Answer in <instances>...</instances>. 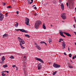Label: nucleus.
<instances>
[{
	"mask_svg": "<svg viewBox=\"0 0 76 76\" xmlns=\"http://www.w3.org/2000/svg\"><path fill=\"white\" fill-rule=\"evenodd\" d=\"M68 3L69 7H70L72 8L73 7V4L74 3L73 0H68Z\"/></svg>",
	"mask_w": 76,
	"mask_h": 76,
	"instance_id": "obj_1",
	"label": "nucleus"
},
{
	"mask_svg": "<svg viewBox=\"0 0 76 76\" xmlns=\"http://www.w3.org/2000/svg\"><path fill=\"white\" fill-rule=\"evenodd\" d=\"M41 24V22L39 20L37 21L35 25V27L36 29H38L39 27V26Z\"/></svg>",
	"mask_w": 76,
	"mask_h": 76,
	"instance_id": "obj_2",
	"label": "nucleus"
},
{
	"mask_svg": "<svg viewBox=\"0 0 76 76\" xmlns=\"http://www.w3.org/2000/svg\"><path fill=\"white\" fill-rule=\"evenodd\" d=\"M29 19L28 18H26L25 20V23L26 25H29Z\"/></svg>",
	"mask_w": 76,
	"mask_h": 76,
	"instance_id": "obj_3",
	"label": "nucleus"
},
{
	"mask_svg": "<svg viewBox=\"0 0 76 76\" xmlns=\"http://www.w3.org/2000/svg\"><path fill=\"white\" fill-rule=\"evenodd\" d=\"M61 17L63 19L65 20L66 19V13H63L61 14Z\"/></svg>",
	"mask_w": 76,
	"mask_h": 76,
	"instance_id": "obj_4",
	"label": "nucleus"
},
{
	"mask_svg": "<svg viewBox=\"0 0 76 76\" xmlns=\"http://www.w3.org/2000/svg\"><path fill=\"white\" fill-rule=\"evenodd\" d=\"M4 18V15L2 13H0V20L2 21L3 19Z\"/></svg>",
	"mask_w": 76,
	"mask_h": 76,
	"instance_id": "obj_5",
	"label": "nucleus"
},
{
	"mask_svg": "<svg viewBox=\"0 0 76 76\" xmlns=\"http://www.w3.org/2000/svg\"><path fill=\"white\" fill-rule=\"evenodd\" d=\"M53 66L55 68H59V67H60V65L56 64H53Z\"/></svg>",
	"mask_w": 76,
	"mask_h": 76,
	"instance_id": "obj_6",
	"label": "nucleus"
},
{
	"mask_svg": "<svg viewBox=\"0 0 76 76\" xmlns=\"http://www.w3.org/2000/svg\"><path fill=\"white\" fill-rule=\"evenodd\" d=\"M35 59L36 60L39 61L41 62V63H44V61L42 60L41 59V58H38L37 57H36L35 58Z\"/></svg>",
	"mask_w": 76,
	"mask_h": 76,
	"instance_id": "obj_7",
	"label": "nucleus"
},
{
	"mask_svg": "<svg viewBox=\"0 0 76 76\" xmlns=\"http://www.w3.org/2000/svg\"><path fill=\"white\" fill-rule=\"evenodd\" d=\"M19 42H20V43H22V44H25V41L24 40H23L22 39H20V40H19Z\"/></svg>",
	"mask_w": 76,
	"mask_h": 76,
	"instance_id": "obj_8",
	"label": "nucleus"
},
{
	"mask_svg": "<svg viewBox=\"0 0 76 76\" xmlns=\"http://www.w3.org/2000/svg\"><path fill=\"white\" fill-rule=\"evenodd\" d=\"M5 58H4V56H3L1 58V60L2 61V62H0V63H1L2 64V63H4V61L5 60Z\"/></svg>",
	"mask_w": 76,
	"mask_h": 76,
	"instance_id": "obj_9",
	"label": "nucleus"
},
{
	"mask_svg": "<svg viewBox=\"0 0 76 76\" xmlns=\"http://www.w3.org/2000/svg\"><path fill=\"white\" fill-rule=\"evenodd\" d=\"M64 34H65V35H66L67 36H68V37H71V35H70V34L68 33H66V32H64Z\"/></svg>",
	"mask_w": 76,
	"mask_h": 76,
	"instance_id": "obj_10",
	"label": "nucleus"
},
{
	"mask_svg": "<svg viewBox=\"0 0 76 76\" xmlns=\"http://www.w3.org/2000/svg\"><path fill=\"white\" fill-rule=\"evenodd\" d=\"M62 47H63L62 49H64L65 48V47H66V44L64 42H62Z\"/></svg>",
	"mask_w": 76,
	"mask_h": 76,
	"instance_id": "obj_11",
	"label": "nucleus"
},
{
	"mask_svg": "<svg viewBox=\"0 0 76 76\" xmlns=\"http://www.w3.org/2000/svg\"><path fill=\"white\" fill-rule=\"evenodd\" d=\"M37 67H38V69L39 70H40V69H41V68L42 67V66H41V64H39L38 65Z\"/></svg>",
	"mask_w": 76,
	"mask_h": 76,
	"instance_id": "obj_12",
	"label": "nucleus"
},
{
	"mask_svg": "<svg viewBox=\"0 0 76 76\" xmlns=\"http://www.w3.org/2000/svg\"><path fill=\"white\" fill-rule=\"evenodd\" d=\"M59 33L60 35H61V37H66L64 36V35L63 34V32H59Z\"/></svg>",
	"mask_w": 76,
	"mask_h": 76,
	"instance_id": "obj_13",
	"label": "nucleus"
},
{
	"mask_svg": "<svg viewBox=\"0 0 76 76\" xmlns=\"http://www.w3.org/2000/svg\"><path fill=\"white\" fill-rule=\"evenodd\" d=\"M61 9L63 10H64V5H63V4L61 3Z\"/></svg>",
	"mask_w": 76,
	"mask_h": 76,
	"instance_id": "obj_14",
	"label": "nucleus"
},
{
	"mask_svg": "<svg viewBox=\"0 0 76 76\" xmlns=\"http://www.w3.org/2000/svg\"><path fill=\"white\" fill-rule=\"evenodd\" d=\"M8 36V35L7 34H4L3 35V38H6V37H7Z\"/></svg>",
	"mask_w": 76,
	"mask_h": 76,
	"instance_id": "obj_15",
	"label": "nucleus"
},
{
	"mask_svg": "<svg viewBox=\"0 0 76 76\" xmlns=\"http://www.w3.org/2000/svg\"><path fill=\"white\" fill-rule=\"evenodd\" d=\"M36 47L39 50H41V48L39 46H38V45L36 46Z\"/></svg>",
	"mask_w": 76,
	"mask_h": 76,
	"instance_id": "obj_16",
	"label": "nucleus"
},
{
	"mask_svg": "<svg viewBox=\"0 0 76 76\" xmlns=\"http://www.w3.org/2000/svg\"><path fill=\"white\" fill-rule=\"evenodd\" d=\"M43 28L44 29H46V27H45V23H43Z\"/></svg>",
	"mask_w": 76,
	"mask_h": 76,
	"instance_id": "obj_17",
	"label": "nucleus"
},
{
	"mask_svg": "<svg viewBox=\"0 0 76 76\" xmlns=\"http://www.w3.org/2000/svg\"><path fill=\"white\" fill-rule=\"evenodd\" d=\"M20 31L21 32H24V31H25V30L23 29H20Z\"/></svg>",
	"mask_w": 76,
	"mask_h": 76,
	"instance_id": "obj_18",
	"label": "nucleus"
},
{
	"mask_svg": "<svg viewBox=\"0 0 76 76\" xmlns=\"http://www.w3.org/2000/svg\"><path fill=\"white\" fill-rule=\"evenodd\" d=\"M3 67L4 68H6V67H7V65L6 64L5 65H4L3 66Z\"/></svg>",
	"mask_w": 76,
	"mask_h": 76,
	"instance_id": "obj_19",
	"label": "nucleus"
},
{
	"mask_svg": "<svg viewBox=\"0 0 76 76\" xmlns=\"http://www.w3.org/2000/svg\"><path fill=\"white\" fill-rule=\"evenodd\" d=\"M10 58H11L12 59H14V57L13 56H11L10 57H9Z\"/></svg>",
	"mask_w": 76,
	"mask_h": 76,
	"instance_id": "obj_20",
	"label": "nucleus"
},
{
	"mask_svg": "<svg viewBox=\"0 0 76 76\" xmlns=\"http://www.w3.org/2000/svg\"><path fill=\"white\" fill-rule=\"evenodd\" d=\"M52 41V39H49V42L50 44V42H51Z\"/></svg>",
	"mask_w": 76,
	"mask_h": 76,
	"instance_id": "obj_21",
	"label": "nucleus"
},
{
	"mask_svg": "<svg viewBox=\"0 0 76 76\" xmlns=\"http://www.w3.org/2000/svg\"><path fill=\"white\" fill-rule=\"evenodd\" d=\"M15 27H18V22H17L16 24H15Z\"/></svg>",
	"mask_w": 76,
	"mask_h": 76,
	"instance_id": "obj_22",
	"label": "nucleus"
},
{
	"mask_svg": "<svg viewBox=\"0 0 76 76\" xmlns=\"http://www.w3.org/2000/svg\"><path fill=\"white\" fill-rule=\"evenodd\" d=\"M25 36V37H28V38H29V37H30V36H29L28 34H26Z\"/></svg>",
	"mask_w": 76,
	"mask_h": 76,
	"instance_id": "obj_23",
	"label": "nucleus"
},
{
	"mask_svg": "<svg viewBox=\"0 0 76 76\" xmlns=\"http://www.w3.org/2000/svg\"><path fill=\"white\" fill-rule=\"evenodd\" d=\"M7 8H10V9H11V8H12V7H11L10 5H9L7 7Z\"/></svg>",
	"mask_w": 76,
	"mask_h": 76,
	"instance_id": "obj_24",
	"label": "nucleus"
},
{
	"mask_svg": "<svg viewBox=\"0 0 76 76\" xmlns=\"http://www.w3.org/2000/svg\"><path fill=\"white\" fill-rule=\"evenodd\" d=\"M69 57H72V54L70 53L69 55Z\"/></svg>",
	"mask_w": 76,
	"mask_h": 76,
	"instance_id": "obj_25",
	"label": "nucleus"
},
{
	"mask_svg": "<svg viewBox=\"0 0 76 76\" xmlns=\"http://www.w3.org/2000/svg\"><path fill=\"white\" fill-rule=\"evenodd\" d=\"M61 38H60L59 39V40L58 41L59 42H61Z\"/></svg>",
	"mask_w": 76,
	"mask_h": 76,
	"instance_id": "obj_26",
	"label": "nucleus"
},
{
	"mask_svg": "<svg viewBox=\"0 0 76 76\" xmlns=\"http://www.w3.org/2000/svg\"><path fill=\"white\" fill-rule=\"evenodd\" d=\"M1 75L2 76H6V75L4 74V73H2V74H1Z\"/></svg>",
	"mask_w": 76,
	"mask_h": 76,
	"instance_id": "obj_27",
	"label": "nucleus"
},
{
	"mask_svg": "<svg viewBox=\"0 0 76 76\" xmlns=\"http://www.w3.org/2000/svg\"><path fill=\"white\" fill-rule=\"evenodd\" d=\"M2 5L3 6H5L6 5V3L4 2L2 3Z\"/></svg>",
	"mask_w": 76,
	"mask_h": 76,
	"instance_id": "obj_28",
	"label": "nucleus"
},
{
	"mask_svg": "<svg viewBox=\"0 0 76 76\" xmlns=\"http://www.w3.org/2000/svg\"><path fill=\"white\" fill-rule=\"evenodd\" d=\"M44 42H42V41L41 42H40L41 44H44Z\"/></svg>",
	"mask_w": 76,
	"mask_h": 76,
	"instance_id": "obj_29",
	"label": "nucleus"
},
{
	"mask_svg": "<svg viewBox=\"0 0 76 76\" xmlns=\"http://www.w3.org/2000/svg\"><path fill=\"white\" fill-rule=\"evenodd\" d=\"M28 1V4H30V3H31V2H30V1Z\"/></svg>",
	"mask_w": 76,
	"mask_h": 76,
	"instance_id": "obj_30",
	"label": "nucleus"
},
{
	"mask_svg": "<svg viewBox=\"0 0 76 76\" xmlns=\"http://www.w3.org/2000/svg\"><path fill=\"white\" fill-rule=\"evenodd\" d=\"M66 6L68 7H69V4H68V2L66 3Z\"/></svg>",
	"mask_w": 76,
	"mask_h": 76,
	"instance_id": "obj_31",
	"label": "nucleus"
},
{
	"mask_svg": "<svg viewBox=\"0 0 76 76\" xmlns=\"http://www.w3.org/2000/svg\"><path fill=\"white\" fill-rule=\"evenodd\" d=\"M35 45H36V47H37V46H38V45H37V44H36V43H35Z\"/></svg>",
	"mask_w": 76,
	"mask_h": 76,
	"instance_id": "obj_32",
	"label": "nucleus"
},
{
	"mask_svg": "<svg viewBox=\"0 0 76 76\" xmlns=\"http://www.w3.org/2000/svg\"><path fill=\"white\" fill-rule=\"evenodd\" d=\"M31 2L30 3V4H32L33 3V1H34V0H31Z\"/></svg>",
	"mask_w": 76,
	"mask_h": 76,
	"instance_id": "obj_33",
	"label": "nucleus"
},
{
	"mask_svg": "<svg viewBox=\"0 0 76 76\" xmlns=\"http://www.w3.org/2000/svg\"><path fill=\"white\" fill-rule=\"evenodd\" d=\"M7 14L8 13H6L5 14V16H6V17H7Z\"/></svg>",
	"mask_w": 76,
	"mask_h": 76,
	"instance_id": "obj_34",
	"label": "nucleus"
},
{
	"mask_svg": "<svg viewBox=\"0 0 76 76\" xmlns=\"http://www.w3.org/2000/svg\"><path fill=\"white\" fill-rule=\"evenodd\" d=\"M21 48H23V49H24V48H25L23 47V46H21Z\"/></svg>",
	"mask_w": 76,
	"mask_h": 76,
	"instance_id": "obj_35",
	"label": "nucleus"
},
{
	"mask_svg": "<svg viewBox=\"0 0 76 76\" xmlns=\"http://www.w3.org/2000/svg\"><path fill=\"white\" fill-rule=\"evenodd\" d=\"M34 9H35V10H37V7H34Z\"/></svg>",
	"mask_w": 76,
	"mask_h": 76,
	"instance_id": "obj_36",
	"label": "nucleus"
},
{
	"mask_svg": "<svg viewBox=\"0 0 76 76\" xmlns=\"http://www.w3.org/2000/svg\"><path fill=\"white\" fill-rule=\"evenodd\" d=\"M44 44H45V45H46V46H47V43H45V42H44Z\"/></svg>",
	"mask_w": 76,
	"mask_h": 76,
	"instance_id": "obj_37",
	"label": "nucleus"
},
{
	"mask_svg": "<svg viewBox=\"0 0 76 76\" xmlns=\"http://www.w3.org/2000/svg\"><path fill=\"white\" fill-rule=\"evenodd\" d=\"M12 67H16V65H13L12 66Z\"/></svg>",
	"mask_w": 76,
	"mask_h": 76,
	"instance_id": "obj_38",
	"label": "nucleus"
},
{
	"mask_svg": "<svg viewBox=\"0 0 76 76\" xmlns=\"http://www.w3.org/2000/svg\"><path fill=\"white\" fill-rule=\"evenodd\" d=\"M15 30L17 31H20V29H15Z\"/></svg>",
	"mask_w": 76,
	"mask_h": 76,
	"instance_id": "obj_39",
	"label": "nucleus"
},
{
	"mask_svg": "<svg viewBox=\"0 0 76 76\" xmlns=\"http://www.w3.org/2000/svg\"><path fill=\"white\" fill-rule=\"evenodd\" d=\"M75 56H73L72 58V59L75 60Z\"/></svg>",
	"mask_w": 76,
	"mask_h": 76,
	"instance_id": "obj_40",
	"label": "nucleus"
},
{
	"mask_svg": "<svg viewBox=\"0 0 76 76\" xmlns=\"http://www.w3.org/2000/svg\"><path fill=\"white\" fill-rule=\"evenodd\" d=\"M37 15H38V14L37 13H35L34 14L35 16H37Z\"/></svg>",
	"mask_w": 76,
	"mask_h": 76,
	"instance_id": "obj_41",
	"label": "nucleus"
},
{
	"mask_svg": "<svg viewBox=\"0 0 76 76\" xmlns=\"http://www.w3.org/2000/svg\"><path fill=\"white\" fill-rule=\"evenodd\" d=\"M53 75H56V74H55V73H54V72H53Z\"/></svg>",
	"mask_w": 76,
	"mask_h": 76,
	"instance_id": "obj_42",
	"label": "nucleus"
},
{
	"mask_svg": "<svg viewBox=\"0 0 76 76\" xmlns=\"http://www.w3.org/2000/svg\"><path fill=\"white\" fill-rule=\"evenodd\" d=\"M18 39H19V40H20V39H21V38H20L19 37H18Z\"/></svg>",
	"mask_w": 76,
	"mask_h": 76,
	"instance_id": "obj_43",
	"label": "nucleus"
},
{
	"mask_svg": "<svg viewBox=\"0 0 76 76\" xmlns=\"http://www.w3.org/2000/svg\"><path fill=\"white\" fill-rule=\"evenodd\" d=\"M69 68H73V66H69Z\"/></svg>",
	"mask_w": 76,
	"mask_h": 76,
	"instance_id": "obj_44",
	"label": "nucleus"
},
{
	"mask_svg": "<svg viewBox=\"0 0 76 76\" xmlns=\"http://www.w3.org/2000/svg\"><path fill=\"white\" fill-rule=\"evenodd\" d=\"M24 32H25V33H26V32H27V31H26L25 30V31H24Z\"/></svg>",
	"mask_w": 76,
	"mask_h": 76,
	"instance_id": "obj_45",
	"label": "nucleus"
},
{
	"mask_svg": "<svg viewBox=\"0 0 76 76\" xmlns=\"http://www.w3.org/2000/svg\"><path fill=\"white\" fill-rule=\"evenodd\" d=\"M64 55H65V56H66V55H67V54H66V53L65 52L64 53Z\"/></svg>",
	"mask_w": 76,
	"mask_h": 76,
	"instance_id": "obj_46",
	"label": "nucleus"
},
{
	"mask_svg": "<svg viewBox=\"0 0 76 76\" xmlns=\"http://www.w3.org/2000/svg\"><path fill=\"white\" fill-rule=\"evenodd\" d=\"M5 72H7V73H9L8 71H5Z\"/></svg>",
	"mask_w": 76,
	"mask_h": 76,
	"instance_id": "obj_47",
	"label": "nucleus"
},
{
	"mask_svg": "<svg viewBox=\"0 0 76 76\" xmlns=\"http://www.w3.org/2000/svg\"><path fill=\"white\" fill-rule=\"evenodd\" d=\"M4 72H6V71H4L1 72V73H4Z\"/></svg>",
	"mask_w": 76,
	"mask_h": 76,
	"instance_id": "obj_48",
	"label": "nucleus"
},
{
	"mask_svg": "<svg viewBox=\"0 0 76 76\" xmlns=\"http://www.w3.org/2000/svg\"><path fill=\"white\" fill-rule=\"evenodd\" d=\"M20 46H21H21H22V44H21V43H20Z\"/></svg>",
	"mask_w": 76,
	"mask_h": 76,
	"instance_id": "obj_49",
	"label": "nucleus"
},
{
	"mask_svg": "<svg viewBox=\"0 0 76 76\" xmlns=\"http://www.w3.org/2000/svg\"><path fill=\"white\" fill-rule=\"evenodd\" d=\"M16 13H17V14H18V11H17V12H16Z\"/></svg>",
	"mask_w": 76,
	"mask_h": 76,
	"instance_id": "obj_50",
	"label": "nucleus"
},
{
	"mask_svg": "<svg viewBox=\"0 0 76 76\" xmlns=\"http://www.w3.org/2000/svg\"><path fill=\"white\" fill-rule=\"evenodd\" d=\"M16 67V69H17L16 70H18V68L17 67Z\"/></svg>",
	"mask_w": 76,
	"mask_h": 76,
	"instance_id": "obj_51",
	"label": "nucleus"
},
{
	"mask_svg": "<svg viewBox=\"0 0 76 76\" xmlns=\"http://www.w3.org/2000/svg\"><path fill=\"white\" fill-rule=\"evenodd\" d=\"M68 50L69 51H70V48H68Z\"/></svg>",
	"mask_w": 76,
	"mask_h": 76,
	"instance_id": "obj_52",
	"label": "nucleus"
},
{
	"mask_svg": "<svg viewBox=\"0 0 76 76\" xmlns=\"http://www.w3.org/2000/svg\"><path fill=\"white\" fill-rule=\"evenodd\" d=\"M59 1L60 3H61V2H62V1L61 0H59Z\"/></svg>",
	"mask_w": 76,
	"mask_h": 76,
	"instance_id": "obj_53",
	"label": "nucleus"
},
{
	"mask_svg": "<svg viewBox=\"0 0 76 76\" xmlns=\"http://www.w3.org/2000/svg\"><path fill=\"white\" fill-rule=\"evenodd\" d=\"M61 40L62 41H63L64 40L63 39L61 38Z\"/></svg>",
	"mask_w": 76,
	"mask_h": 76,
	"instance_id": "obj_54",
	"label": "nucleus"
},
{
	"mask_svg": "<svg viewBox=\"0 0 76 76\" xmlns=\"http://www.w3.org/2000/svg\"><path fill=\"white\" fill-rule=\"evenodd\" d=\"M1 55H2V53H0V56H1Z\"/></svg>",
	"mask_w": 76,
	"mask_h": 76,
	"instance_id": "obj_55",
	"label": "nucleus"
},
{
	"mask_svg": "<svg viewBox=\"0 0 76 76\" xmlns=\"http://www.w3.org/2000/svg\"><path fill=\"white\" fill-rule=\"evenodd\" d=\"M73 26H74V27L75 28H76V27H75V25H73Z\"/></svg>",
	"mask_w": 76,
	"mask_h": 76,
	"instance_id": "obj_56",
	"label": "nucleus"
},
{
	"mask_svg": "<svg viewBox=\"0 0 76 76\" xmlns=\"http://www.w3.org/2000/svg\"><path fill=\"white\" fill-rule=\"evenodd\" d=\"M74 33L75 34V35H76V32H74Z\"/></svg>",
	"mask_w": 76,
	"mask_h": 76,
	"instance_id": "obj_57",
	"label": "nucleus"
},
{
	"mask_svg": "<svg viewBox=\"0 0 76 76\" xmlns=\"http://www.w3.org/2000/svg\"><path fill=\"white\" fill-rule=\"evenodd\" d=\"M54 73L56 74V73H57V71H55V72H54Z\"/></svg>",
	"mask_w": 76,
	"mask_h": 76,
	"instance_id": "obj_58",
	"label": "nucleus"
},
{
	"mask_svg": "<svg viewBox=\"0 0 76 76\" xmlns=\"http://www.w3.org/2000/svg\"><path fill=\"white\" fill-rule=\"evenodd\" d=\"M74 20H75V22H76V19H74Z\"/></svg>",
	"mask_w": 76,
	"mask_h": 76,
	"instance_id": "obj_59",
	"label": "nucleus"
},
{
	"mask_svg": "<svg viewBox=\"0 0 76 76\" xmlns=\"http://www.w3.org/2000/svg\"><path fill=\"white\" fill-rule=\"evenodd\" d=\"M45 4H46V5H47V4H48V3H46Z\"/></svg>",
	"mask_w": 76,
	"mask_h": 76,
	"instance_id": "obj_60",
	"label": "nucleus"
},
{
	"mask_svg": "<svg viewBox=\"0 0 76 76\" xmlns=\"http://www.w3.org/2000/svg\"><path fill=\"white\" fill-rule=\"evenodd\" d=\"M71 63L72 64H73V61H72Z\"/></svg>",
	"mask_w": 76,
	"mask_h": 76,
	"instance_id": "obj_61",
	"label": "nucleus"
},
{
	"mask_svg": "<svg viewBox=\"0 0 76 76\" xmlns=\"http://www.w3.org/2000/svg\"><path fill=\"white\" fill-rule=\"evenodd\" d=\"M75 58H76V55H75Z\"/></svg>",
	"mask_w": 76,
	"mask_h": 76,
	"instance_id": "obj_62",
	"label": "nucleus"
},
{
	"mask_svg": "<svg viewBox=\"0 0 76 76\" xmlns=\"http://www.w3.org/2000/svg\"><path fill=\"white\" fill-rule=\"evenodd\" d=\"M35 6V5H34L33 6V7H34Z\"/></svg>",
	"mask_w": 76,
	"mask_h": 76,
	"instance_id": "obj_63",
	"label": "nucleus"
},
{
	"mask_svg": "<svg viewBox=\"0 0 76 76\" xmlns=\"http://www.w3.org/2000/svg\"><path fill=\"white\" fill-rule=\"evenodd\" d=\"M24 58H26V56H25L24 57Z\"/></svg>",
	"mask_w": 76,
	"mask_h": 76,
	"instance_id": "obj_64",
	"label": "nucleus"
}]
</instances>
